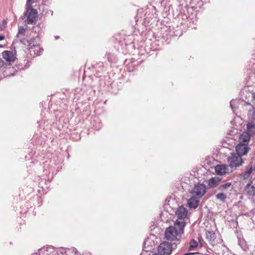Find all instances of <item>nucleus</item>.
<instances>
[{
    "label": "nucleus",
    "instance_id": "nucleus-1",
    "mask_svg": "<svg viewBox=\"0 0 255 255\" xmlns=\"http://www.w3.org/2000/svg\"><path fill=\"white\" fill-rule=\"evenodd\" d=\"M183 232V224L180 223V226L174 225V227L170 226L167 228L165 232V237L169 241L178 240L181 238Z\"/></svg>",
    "mask_w": 255,
    "mask_h": 255
},
{
    "label": "nucleus",
    "instance_id": "nucleus-2",
    "mask_svg": "<svg viewBox=\"0 0 255 255\" xmlns=\"http://www.w3.org/2000/svg\"><path fill=\"white\" fill-rule=\"evenodd\" d=\"M176 215L177 219L174 223L175 226H180V223L183 224V228L185 225L184 219L187 217V211L186 209L183 206L179 207L176 211Z\"/></svg>",
    "mask_w": 255,
    "mask_h": 255
},
{
    "label": "nucleus",
    "instance_id": "nucleus-3",
    "mask_svg": "<svg viewBox=\"0 0 255 255\" xmlns=\"http://www.w3.org/2000/svg\"><path fill=\"white\" fill-rule=\"evenodd\" d=\"M36 39L35 38L31 39L28 44L30 54L32 56L40 55L43 51V49L36 42Z\"/></svg>",
    "mask_w": 255,
    "mask_h": 255
},
{
    "label": "nucleus",
    "instance_id": "nucleus-4",
    "mask_svg": "<svg viewBox=\"0 0 255 255\" xmlns=\"http://www.w3.org/2000/svg\"><path fill=\"white\" fill-rule=\"evenodd\" d=\"M227 161L231 168H236L243 163L242 157L236 153H232L227 158Z\"/></svg>",
    "mask_w": 255,
    "mask_h": 255
},
{
    "label": "nucleus",
    "instance_id": "nucleus-5",
    "mask_svg": "<svg viewBox=\"0 0 255 255\" xmlns=\"http://www.w3.org/2000/svg\"><path fill=\"white\" fill-rule=\"evenodd\" d=\"M206 191V187L204 184L197 183L195 184L194 188L190 191V193L193 196L201 198L205 194Z\"/></svg>",
    "mask_w": 255,
    "mask_h": 255
},
{
    "label": "nucleus",
    "instance_id": "nucleus-6",
    "mask_svg": "<svg viewBox=\"0 0 255 255\" xmlns=\"http://www.w3.org/2000/svg\"><path fill=\"white\" fill-rule=\"evenodd\" d=\"M254 170H255V158H253L250 164L247 167L246 170L241 174L240 179L245 180L249 178Z\"/></svg>",
    "mask_w": 255,
    "mask_h": 255
},
{
    "label": "nucleus",
    "instance_id": "nucleus-7",
    "mask_svg": "<svg viewBox=\"0 0 255 255\" xmlns=\"http://www.w3.org/2000/svg\"><path fill=\"white\" fill-rule=\"evenodd\" d=\"M27 6L26 15H27V22L28 24H33L37 16V11L36 9L31 8L29 5Z\"/></svg>",
    "mask_w": 255,
    "mask_h": 255
},
{
    "label": "nucleus",
    "instance_id": "nucleus-8",
    "mask_svg": "<svg viewBox=\"0 0 255 255\" xmlns=\"http://www.w3.org/2000/svg\"><path fill=\"white\" fill-rule=\"evenodd\" d=\"M171 245L170 243L164 242L162 243L158 247L159 253L163 255H169L171 253Z\"/></svg>",
    "mask_w": 255,
    "mask_h": 255
},
{
    "label": "nucleus",
    "instance_id": "nucleus-9",
    "mask_svg": "<svg viewBox=\"0 0 255 255\" xmlns=\"http://www.w3.org/2000/svg\"><path fill=\"white\" fill-rule=\"evenodd\" d=\"M236 150L237 152V153L236 154L242 157V156L248 153L249 151V148L247 145L245 143H243L241 142L236 146Z\"/></svg>",
    "mask_w": 255,
    "mask_h": 255
},
{
    "label": "nucleus",
    "instance_id": "nucleus-10",
    "mask_svg": "<svg viewBox=\"0 0 255 255\" xmlns=\"http://www.w3.org/2000/svg\"><path fill=\"white\" fill-rule=\"evenodd\" d=\"M215 170L217 174L223 175L230 172L228 165L224 164L217 165L215 167Z\"/></svg>",
    "mask_w": 255,
    "mask_h": 255
},
{
    "label": "nucleus",
    "instance_id": "nucleus-11",
    "mask_svg": "<svg viewBox=\"0 0 255 255\" xmlns=\"http://www.w3.org/2000/svg\"><path fill=\"white\" fill-rule=\"evenodd\" d=\"M252 181H251L245 187V194L247 195L249 198L253 197L255 195V187L252 185Z\"/></svg>",
    "mask_w": 255,
    "mask_h": 255
},
{
    "label": "nucleus",
    "instance_id": "nucleus-12",
    "mask_svg": "<svg viewBox=\"0 0 255 255\" xmlns=\"http://www.w3.org/2000/svg\"><path fill=\"white\" fill-rule=\"evenodd\" d=\"M246 109L248 110V117L250 121H254L255 119V109L250 104H246Z\"/></svg>",
    "mask_w": 255,
    "mask_h": 255
},
{
    "label": "nucleus",
    "instance_id": "nucleus-13",
    "mask_svg": "<svg viewBox=\"0 0 255 255\" xmlns=\"http://www.w3.org/2000/svg\"><path fill=\"white\" fill-rule=\"evenodd\" d=\"M3 58L7 61H13L15 58V53L13 51H4L2 52Z\"/></svg>",
    "mask_w": 255,
    "mask_h": 255
},
{
    "label": "nucleus",
    "instance_id": "nucleus-14",
    "mask_svg": "<svg viewBox=\"0 0 255 255\" xmlns=\"http://www.w3.org/2000/svg\"><path fill=\"white\" fill-rule=\"evenodd\" d=\"M191 197L188 200V205L190 208L195 209L196 208L199 204V200L197 199V197Z\"/></svg>",
    "mask_w": 255,
    "mask_h": 255
},
{
    "label": "nucleus",
    "instance_id": "nucleus-15",
    "mask_svg": "<svg viewBox=\"0 0 255 255\" xmlns=\"http://www.w3.org/2000/svg\"><path fill=\"white\" fill-rule=\"evenodd\" d=\"M221 180V178L217 176L212 177L208 180V186L210 188L216 187Z\"/></svg>",
    "mask_w": 255,
    "mask_h": 255
},
{
    "label": "nucleus",
    "instance_id": "nucleus-16",
    "mask_svg": "<svg viewBox=\"0 0 255 255\" xmlns=\"http://www.w3.org/2000/svg\"><path fill=\"white\" fill-rule=\"evenodd\" d=\"M252 135L249 132H244L240 135V139L242 142L246 143L249 140Z\"/></svg>",
    "mask_w": 255,
    "mask_h": 255
},
{
    "label": "nucleus",
    "instance_id": "nucleus-17",
    "mask_svg": "<svg viewBox=\"0 0 255 255\" xmlns=\"http://www.w3.org/2000/svg\"><path fill=\"white\" fill-rule=\"evenodd\" d=\"M233 187L231 185V183L228 182L225 184L220 185L218 187V190L221 191L227 190L229 189H232Z\"/></svg>",
    "mask_w": 255,
    "mask_h": 255
},
{
    "label": "nucleus",
    "instance_id": "nucleus-18",
    "mask_svg": "<svg viewBox=\"0 0 255 255\" xmlns=\"http://www.w3.org/2000/svg\"><path fill=\"white\" fill-rule=\"evenodd\" d=\"M215 197L217 199L222 201V202H225L226 198H227V195L223 192H221L215 195Z\"/></svg>",
    "mask_w": 255,
    "mask_h": 255
},
{
    "label": "nucleus",
    "instance_id": "nucleus-19",
    "mask_svg": "<svg viewBox=\"0 0 255 255\" xmlns=\"http://www.w3.org/2000/svg\"><path fill=\"white\" fill-rule=\"evenodd\" d=\"M198 246V242L195 240H192L190 242L189 250L192 251L195 249Z\"/></svg>",
    "mask_w": 255,
    "mask_h": 255
},
{
    "label": "nucleus",
    "instance_id": "nucleus-20",
    "mask_svg": "<svg viewBox=\"0 0 255 255\" xmlns=\"http://www.w3.org/2000/svg\"><path fill=\"white\" fill-rule=\"evenodd\" d=\"M255 126L252 124L249 123L247 125V132H249L251 134H253L255 131Z\"/></svg>",
    "mask_w": 255,
    "mask_h": 255
},
{
    "label": "nucleus",
    "instance_id": "nucleus-21",
    "mask_svg": "<svg viewBox=\"0 0 255 255\" xmlns=\"http://www.w3.org/2000/svg\"><path fill=\"white\" fill-rule=\"evenodd\" d=\"M206 237L210 241L213 240L215 238V234L208 231L206 232Z\"/></svg>",
    "mask_w": 255,
    "mask_h": 255
},
{
    "label": "nucleus",
    "instance_id": "nucleus-22",
    "mask_svg": "<svg viewBox=\"0 0 255 255\" xmlns=\"http://www.w3.org/2000/svg\"><path fill=\"white\" fill-rule=\"evenodd\" d=\"M25 29L23 27H22V26L19 27H18V32L17 34V36L19 37L20 35L23 34L24 33V32H25Z\"/></svg>",
    "mask_w": 255,
    "mask_h": 255
},
{
    "label": "nucleus",
    "instance_id": "nucleus-23",
    "mask_svg": "<svg viewBox=\"0 0 255 255\" xmlns=\"http://www.w3.org/2000/svg\"><path fill=\"white\" fill-rule=\"evenodd\" d=\"M238 102L237 100H232L230 102V107L232 108L233 112H234V109L236 104Z\"/></svg>",
    "mask_w": 255,
    "mask_h": 255
},
{
    "label": "nucleus",
    "instance_id": "nucleus-24",
    "mask_svg": "<svg viewBox=\"0 0 255 255\" xmlns=\"http://www.w3.org/2000/svg\"><path fill=\"white\" fill-rule=\"evenodd\" d=\"M4 28V24L3 22L0 23V30H2Z\"/></svg>",
    "mask_w": 255,
    "mask_h": 255
},
{
    "label": "nucleus",
    "instance_id": "nucleus-25",
    "mask_svg": "<svg viewBox=\"0 0 255 255\" xmlns=\"http://www.w3.org/2000/svg\"><path fill=\"white\" fill-rule=\"evenodd\" d=\"M150 243V241L149 239L146 240L144 242V244L145 245H147L148 246V244Z\"/></svg>",
    "mask_w": 255,
    "mask_h": 255
},
{
    "label": "nucleus",
    "instance_id": "nucleus-26",
    "mask_svg": "<svg viewBox=\"0 0 255 255\" xmlns=\"http://www.w3.org/2000/svg\"><path fill=\"white\" fill-rule=\"evenodd\" d=\"M4 36H3V35H0V40H2L3 39H4Z\"/></svg>",
    "mask_w": 255,
    "mask_h": 255
},
{
    "label": "nucleus",
    "instance_id": "nucleus-27",
    "mask_svg": "<svg viewBox=\"0 0 255 255\" xmlns=\"http://www.w3.org/2000/svg\"><path fill=\"white\" fill-rule=\"evenodd\" d=\"M31 0H27L26 5H29V3L30 2Z\"/></svg>",
    "mask_w": 255,
    "mask_h": 255
},
{
    "label": "nucleus",
    "instance_id": "nucleus-28",
    "mask_svg": "<svg viewBox=\"0 0 255 255\" xmlns=\"http://www.w3.org/2000/svg\"><path fill=\"white\" fill-rule=\"evenodd\" d=\"M253 98L255 99V92L253 94Z\"/></svg>",
    "mask_w": 255,
    "mask_h": 255
},
{
    "label": "nucleus",
    "instance_id": "nucleus-29",
    "mask_svg": "<svg viewBox=\"0 0 255 255\" xmlns=\"http://www.w3.org/2000/svg\"><path fill=\"white\" fill-rule=\"evenodd\" d=\"M2 47V46L0 45V47Z\"/></svg>",
    "mask_w": 255,
    "mask_h": 255
},
{
    "label": "nucleus",
    "instance_id": "nucleus-30",
    "mask_svg": "<svg viewBox=\"0 0 255 255\" xmlns=\"http://www.w3.org/2000/svg\"><path fill=\"white\" fill-rule=\"evenodd\" d=\"M157 255V254H155V255Z\"/></svg>",
    "mask_w": 255,
    "mask_h": 255
}]
</instances>
